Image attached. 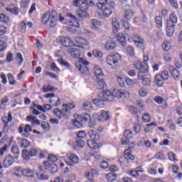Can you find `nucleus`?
I'll list each match as a JSON object with an SVG mask.
<instances>
[{"label":"nucleus","instance_id":"nucleus-1","mask_svg":"<svg viewBox=\"0 0 182 182\" xmlns=\"http://www.w3.org/2000/svg\"><path fill=\"white\" fill-rule=\"evenodd\" d=\"M74 6H79L77 10V15L79 18H87V9L90 6H95V3L92 0H75L73 2Z\"/></svg>","mask_w":182,"mask_h":182},{"label":"nucleus","instance_id":"nucleus-2","mask_svg":"<svg viewBox=\"0 0 182 182\" xmlns=\"http://www.w3.org/2000/svg\"><path fill=\"white\" fill-rule=\"evenodd\" d=\"M56 15V11L54 10L51 11H47L43 15V18L41 19L42 23H44V25L49 23L50 28H54V26H56V23L58 22Z\"/></svg>","mask_w":182,"mask_h":182},{"label":"nucleus","instance_id":"nucleus-3","mask_svg":"<svg viewBox=\"0 0 182 182\" xmlns=\"http://www.w3.org/2000/svg\"><path fill=\"white\" fill-rule=\"evenodd\" d=\"M109 0H99V2L96 4V7L97 9H100V11H102V15L105 18H109L112 12V9L106 6Z\"/></svg>","mask_w":182,"mask_h":182},{"label":"nucleus","instance_id":"nucleus-4","mask_svg":"<svg viewBox=\"0 0 182 182\" xmlns=\"http://www.w3.org/2000/svg\"><path fill=\"white\" fill-rule=\"evenodd\" d=\"M89 61L84 58H79L78 61L76 63V68L82 75H89V69H87Z\"/></svg>","mask_w":182,"mask_h":182},{"label":"nucleus","instance_id":"nucleus-5","mask_svg":"<svg viewBox=\"0 0 182 182\" xmlns=\"http://www.w3.org/2000/svg\"><path fill=\"white\" fill-rule=\"evenodd\" d=\"M119 62H122V55L119 53L109 55L107 57V65L111 68H116L119 65Z\"/></svg>","mask_w":182,"mask_h":182},{"label":"nucleus","instance_id":"nucleus-6","mask_svg":"<svg viewBox=\"0 0 182 182\" xmlns=\"http://www.w3.org/2000/svg\"><path fill=\"white\" fill-rule=\"evenodd\" d=\"M114 97L122 100H127L130 97V92L126 90H114Z\"/></svg>","mask_w":182,"mask_h":182},{"label":"nucleus","instance_id":"nucleus-7","mask_svg":"<svg viewBox=\"0 0 182 182\" xmlns=\"http://www.w3.org/2000/svg\"><path fill=\"white\" fill-rule=\"evenodd\" d=\"M75 43H76L75 46L80 49H85L86 46H89V41L83 37H75Z\"/></svg>","mask_w":182,"mask_h":182},{"label":"nucleus","instance_id":"nucleus-8","mask_svg":"<svg viewBox=\"0 0 182 182\" xmlns=\"http://www.w3.org/2000/svg\"><path fill=\"white\" fill-rule=\"evenodd\" d=\"M99 96L101 99L104 100V102H112V100L116 97L114 96V90H113L112 92L109 90L103 91L100 93Z\"/></svg>","mask_w":182,"mask_h":182},{"label":"nucleus","instance_id":"nucleus-9","mask_svg":"<svg viewBox=\"0 0 182 182\" xmlns=\"http://www.w3.org/2000/svg\"><path fill=\"white\" fill-rule=\"evenodd\" d=\"M67 25L73 26V28H79L77 18L73 14H68L67 16Z\"/></svg>","mask_w":182,"mask_h":182},{"label":"nucleus","instance_id":"nucleus-10","mask_svg":"<svg viewBox=\"0 0 182 182\" xmlns=\"http://www.w3.org/2000/svg\"><path fill=\"white\" fill-rule=\"evenodd\" d=\"M38 154V149H31L30 151L23 150L22 152V157L24 160H29V157H35Z\"/></svg>","mask_w":182,"mask_h":182},{"label":"nucleus","instance_id":"nucleus-11","mask_svg":"<svg viewBox=\"0 0 182 182\" xmlns=\"http://www.w3.org/2000/svg\"><path fill=\"white\" fill-rule=\"evenodd\" d=\"M14 161L15 160L14 159L12 156H8L4 159L3 161V166L4 167V168H9V167H11V166L14 164Z\"/></svg>","mask_w":182,"mask_h":182},{"label":"nucleus","instance_id":"nucleus-12","mask_svg":"<svg viewBox=\"0 0 182 182\" xmlns=\"http://www.w3.org/2000/svg\"><path fill=\"white\" fill-rule=\"evenodd\" d=\"M33 107H36V109H38V110H40V112H48L52 109L50 107V105L46 104L43 107L42 105H37L36 103L33 102Z\"/></svg>","mask_w":182,"mask_h":182},{"label":"nucleus","instance_id":"nucleus-13","mask_svg":"<svg viewBox=\"0 0 182 182\" xmlns=\"http://www.w3.org/2000/svg\"><path fill=\"white\" fill-rule=\"evenodd\" d=\"M175 25L173 23H171L170 22H168L166 24V35L168 36V38H171L173 35H174V32L176 30L174 29Z\"/></svg>","mask_w":182,"mask_h":182},{"label":"nucleus","instance_id":"nucleus-14","mask_svg":"<svg viewBox=\"0 0 182 182\" xmlns=\"http://www.w3.org/2000/svg\"><path fill=\"white\" fill-rule=\"evenodd\" d=\"M70 161H65L68 166H73V164H77L79 163V157L72 154L68 156Z\"/></svg>","mask_w":182,"mask_h":182},{"label":"nucleus","instance_id":"nucleus-15","mask_svg":"<svg viewBox=\"0 0 182 182\" xmlns=\"http://www.w3.org/2000/svg\"><path fill=\"white\" fill-rule=\"evenodd\" d=\"M68 50L73 58H79V56H80V50L76 46L68 48Z\"/></svg>","mask_w":182,"mask_h":182},{"label":"nucleus","instance_id":"nucleus-16","mask_svg":"<svg viewBox=\"0 0 182 182\" xmlns=\"http://www.w3.org/2000/svg\"><path fill=\"white\" fill-rule=\"evenodd\" d=\"M45 168L49 170L50 173H56L58 171V166L53 163L46 162L45 164Z\"/></svg>","mask_w":182,"mask_h":182},{"label":"nucleus","instance_id":"nucleus-17","mask_svg":"<svg viewBox=\"0 0 182 182\" xmlns=\"http://www.w3.org/2000/svg\"><path fill=\"white\" fill-rule=\"evenodd\" d=\"M124 134L125 139H127L126 140L122 139V144H123L124 146H126V145L129 144V143H130L129 139H132V137H133V136L132 134V132L129 130H126L124 132Z\"/></svg>","mask_w":182,"mask_h":182},{"label":"nucleus","instance_id":"nucleus-18","mask_svg":"<svg viewBox=\"0 0 182 182\" xmlns=\"http://www.w3.org/2000/svg\"><path fill=\"white\" fill-rule=\"evenodd\" d=\"M94 75H95L96 79H102L103 77V76H105L103 71L97 65L94 66Z\"/></svg>","mask_w":182,"mask_h":182},{"label":"nucleus","instance_id":"nucleus-19","mask_svg":"<svg viewBox=\"0 0 182 182\" xmlns=\"http://www.w3.org/2000/svg\"><path fill=\"white\" fill-rule=\"evenodd\" d=\"M112 31L114 33H117L120 29V23H119V20L116 18H113L112 21Z\"/></svg>","mask_w":182,"mask_h":182},{"label":"nucleus","instance_id":"nucleus-20","mask_svg":"<svg viewBox=\"0 0 182 182\" xmlns=\"http://www.w3.org/2000/svg\"><path fill=\"white\" fill-rule=\"evenodd\" d=\"M60 42L63 46L69 48V46H73V41L70 38L67 37H63L60 38Z\"/></svg>","mask_w":182,"mask_h":182},{"label":"nucleus","instance_id":"nucleus-21","mask_svg":"<svg viewBox=\"0 0 182 182\" xmlns=\"http://www.w3.org/2000/svg\"><path fill=\"white\" fill-rule=\"evenodd\" d=\"M126 77H125L123 74H119L117 75V81L121 87H124L126 85Z\"/></svg>","mask_w":182,"mask_h":182},{"label":"nucleus","instance_id":"nucleus-22","mask_svg":"<svg viewBox=\"0 0 182 182\" xmlns=\"http://www.w3.org/2000/svg\"><path fill=\"white\" fill-rule=\"evenodd\" d=\"M110 119V115L107 111H102L100 114L99 122H107Z\"/></svg>","mask_w":182,"mask_h":182},{"label":"nucleus","instance_id":"nucleus-23","mask_svg":"<svg viewBox=\"0 0 182 182\" xmlns=\"http://www.w3.org/2000/svg\"><path fill=\"white\" fill-rule=\"evenodd\" d=\"M117 41L121 43V45L124 46L126 43V39H127V34L126 33H119L116 36Z\"/></svg>","mask_w":182,"mask_h":182},{"label":"nucleus","instance_id":"nucleus-24","mask_svg":"<svg viewBox=\"0 0 182 182\" xmlns=\"http://www.w3.org/2000/svg\"><path fill=\"white\" fill-rule=\"evenodd\" d=\"M116 46V42L113 40H108L105 43V49H107V50H113Z\"/></svg>","mask_w":182,"mask_h":182},{"label":"nucleus","instance_id":"nucleus-25","mask_svg":"<svg viewBox=\"0 0 182 182\" xmlns=\"http://www.w3.org/2000/svg\"><path fill=\"white\" fill-rule=\"evenodd\" d=\"M14 118H12V114L11 112H9L8 114V117H4L2 118V122L4 124V130H5V129H6V127H8V123L12 122Z\"/></svg>","mask_w":182,"mask_h":182},{"label":"nucleus","instance_id":"nucleus-26","mask_svg":"<svg viewBox=\"0 0 182 182\" xmlns=\"http://www.w3.org/2000/svg\"><path fill=\"white\" fill-rule=\"evenodd\" d=\"M88 135L95 141H99V139H100V136H99V134L96 131L90 130L88 132Z\"/></svg>","mask_w":182,"mask_h":182},{"label":"nucleus","instance_id":"nucleus-27","mask_svg":"<svg viewBox=\"0 0 182 182\" xmlns=\"http://www.w3.org/2000/svg\"><path fill=\"white\" fill-rule=\"evenodd\" d=\"M6 11H7V12H9L10 14H12L13 15H15L16 16H18L19 14V8L15 6H13L11 7H7L6 9Z\"/></svg>","mask_w":182,"mask_h":182},{"label":"nucleus","instance_id":"nucleus-28","mask_svg":"<svg viewBox=\"0 0 182 182\" xmlns=\"http://www.w3.org/2000/svg\"><path fill=\"white\" fill-rule=\"evenodd\" d=\"M169 72L172 75L173 79L175 80H178L180 75L178 74V71L174 68L173 66H169Z\"/></svg>","mask_w":182,"mask_h":182},{"label":"nucleus","instance_id":"nucleus-29","mask_svg":"<svg viewBox=\"0 0 182 182\" xmlns=\"http://www.w3.org/2000/svg\"><path fill=\"white\" fill-rule=\"evenodd\" d=\"M163 80L161 78V76H160V74H157L156 75H155L154 77V83L156 85V86H158L159 87H161V86H163L164 85V82Z\"/></svg>","mask_w":182,"mask_h":182},{"label":"nucleus","instance_id":"nucleus-30","mask_svg":"<svg viewBox=\"0 0 182 182\" xmlns=\"http://www.w3.org/2000/svg\"><path fill=\"white\" fill-rule=\"evenodd\" d=\"M132 38L137 47H139V45H143V43H144V40L137 35H134Z\"/></svg>","mask_w":182,"mask_h":182},{"label":"nucleus","instance_id":"nucleus-31","mask_svg":"<svg viewBox=\"0 0 182 182\" xmlns=\"http://www.w3.org/2000/svg\"><path fill=\"white\" fill-rule=\"evenodd\" d=\"M147 72H149V68H144L143 70H141L137 75L138 80H143Z\"/></svg>","mask_w":182,"mask_h":182},{"label":"nucleus","instance_id":"nucleus-32","mask_svg":"<svg viewBox=\"0 0 182 182\" xmlns=\"http://www.w3.org/2000/svg\"><path fill=\"white\" fill-rule=\"evenodd\" d=\"M139 173H144V171L142 169H140L139 168H136L135 171H130L128 172V174L129 176H132V177H139Z\"/></svg>","mask_w":182,"mask_h":182},{"label":"nucleus","instance_id":"nucleus-33","mask_svg":"<svg viewBox=\"0 0 182 182\" xmlns=\"http://www.w3.org/2000/svg\"><path fill=\"white\" fill-rule=\"evenodd\" d=\"M96 174H97V171L94 168H91L89 171L85 172V177L92 178V177H94V176H96Z\"/></svg>","mask_w":182,"mask_h":182},{"label":"nucleus","instance_id":"nucleus-34","mask_svg":"<svg viewBox=\"0 0 182 182\" xmlns=\"http://www.w3.org/2000/svg\"><path fill=\"white\" fill-rule=\"evenodd\" d=\"M92 103L94 105H95L96 106H98V107H102V106H103V105H105V101H104L103 98H102V97L95 98V99L92 100Z\"/></svg>","mask_w":182,"mask_h":182},{"label":"nucleus","instance_id":"nucleus-35","mask_svg":"<svg viewBox=\"0 0 182 182\" xmlns=\"http://www.w3.org/2000/svg\"><path fill=\"white\" fill-rule=\"evenodd\" d=\"M50 103L51 106H59L60 105V100L58 97H53V98L50 99Z\"/></svg>","mask_w":182,"mask_h":182},{"label":"nucleus","instance_id":"nucleus-36","mask_svg":"<svg viewBox=\"0 0 182 182\" xmlns=\"http://www.w3.org/2000/svg\"><path fill=\"white\" fill-rule=\"evenodd\" d=\"M138 95L140 97H146L149 95V92H147V89L142 87L138 89Z\"/></svg>","mask_w":182,"mask_h":182},{"label":"nucleus","instance_id":"nucleus-37","mask_svg":"<svg viewBox=\"0 0 182 182\" xmlns=\"http://www.w3.org/2000/svg\"><path fill=\"white\" fill-rule=\"evenodd\" d=\"M87 144L90 149H92L93 150H96V149H99V145L95 141L87 140Z\"/></svg>","mask_w":182,"mask_h":182},{"label":"nucleus","instance_id":"nucleus-38","mask_svg":"<svg viewBox=\"0 0 182 182\" xmlns=\"http://www.w3.org/2000/svg\"><path fill=\"white\" fill-rule=\"evenodd\" d=\"M23 176L26 177H35V172L29 168L23 170Z\"/></svg>","mask_w":182,"mask_h":182},{"label":"nucleus","instance_id":"nucleus-39","mask_svg":"<svg viewBox=\"0 0 182 182\" xmlns=\"http://www.w3.org/2000/svg\"><path fill=\"white\" fill-rule=\"evenodd\" d=\"M106 178H107V181L113 182V181H116V179L117 178V175L114 173H107L106 175Z\"/></svg>","mask_w":182,"mask_h":182},{"label":"nucleus","instance_id":"nucleus-40","mask_svg":"<svg viewBox=\"0 0 182 182\" xmlns=\"http://www.w3.org/2000/svg\"><path fill=\"white\" fill-rule=\"evenodd\" d=\"M27 120L28 122H31V124H41V122H39V120L36 119V117L35 116H28Z\"/></svg>","mask_w":182,"mask_h":182},{"label":"nucleus","instance_id":"nucleus-41","mask_svg":"<svg viewBox=\"0 0 182 182\" xmlns=\"http://www.w3.org/2000/svg\"><path fill=\"white\" fill-rule=\"evenodd\" d=\"M83 107L85 110H87V112H92L93 110V105H92V102H85L83 103Z\"/></svg>","mask_w":182,"mask_h":182},{"label":"nucleus","instance_id":"nucleus-42","mask_svg":"<svg viewBox=\"0 0 182 182\" xmlns=\"http://www.w3.org/2000/svg\"><path fill=\"white\" fill-rule=\"evenodd\" d=\"M162 48L164 50H165V52L170 50V49H171V43L167 41H164L162 43Z\"/></svg>","mask_w":182,"mask_h":182},{"label":"nucleus","instance_id":"nucleus-43","mask_svg":"<svg viewBox=\"0 0 182 182\" xmlns=\"http://www.w3.org/2000/svg\"><path fill=\"white\" fill-rule=\"evenodd\" d=\"M91 24L95 29H100V28H102V23H100V21H99L98 20H92Z\"/></svg>","mask_w":182,"mask_h":182},{"label":"nucleus","instance_id":"nucleus-44","mask_svg":"<svg viewBox=\"0 0 182 182\" xmlns=\"http://www.w3.org/2000/svg\"><path fill=\"white\" fill-rule=\"evenodd\" d=\"M11 153H13L15 159H19V148L16 146L11 147Z\"/></svg>","mask_w":182,"mask_h":182},{"label":"nucleus","instance_id":"nucleus-45","mask_svg":"<svg viewBox=\"0 0 182 182\" xmlns=\"http://www.w3.org/2000/svg\"><path fill=\"white\" fill-rule=\"evenodd\" d=\"M124 154L127 159H129V160H134V156L132 154V151L130 149H126L124 152Z\"/></svg>","mask_w":182,"mask_h":182},{"label":"nucleus","instance_id":"nucleus-46","mask_svg":"<svg viewBox=\"0 0 182 182\" xmlns=\"http://www.w3.org/2000/svg\"><path fill=\"white\" fill-rule=\"evenodd\" d=\"M97 87H99V89H105V87L106 86V85L105 83V80H103V77L97 78Z\"/></svg>","mask_w":182,"mask_h":182},{"label":"nucleus","instance_id":"nucleus-47","mask_svg":"<svg viewBox=\"0 0 182 182\" xmlns=\"http://www.w3.org/2000/svg\"><path fill=\"white\" fill-rule=\"evenodd\" d=\"M125 82L128 86H134V85H137L139 82H137V80H132L129 77H126Z\"/></svg>","mask_w":182,"mask_h":182},{"label":"nucleus","instance_id":"nucleus-48","mask_svg":"<svg viewBox=\"0 0 182 182\" xmlns=\"http://www.w3.org/2000/svg\"><path fill=\"white\" fill-rule=\"evenodd\" d=\"M43 93H48V92H53V87L50 85H44L42 89Z\"/></svg>","mask_w":182,"mask_h":182},{"label":"nucleus","instance_id":"nucleus-49","mask_svg":"<svg viewBox=\"0 0 182 182\" xmlns=\"http://www.w3.org/2000/svg\"><path fill=\"white\" fill-rule=\"evenodd\" d=\"M133 18V12L131 10H127L124 13V19L130 21Z\"/></svg>","mask_w":182,"mask_h":182},{"label":"nucleus","instance_id":"nucleus-50","mask_svg":"<svg viewBox=\"0 0 182 182\" xmlns=\"http://www.w3.org/2000/svg\"><path fill=\"white\" fill-rule=\"evenodd\" d=\"M134 67L135 69H137V70H143V69H146V68L143 66V64L140 61H136L134 63Z\"/></svg>","mask_w":182,"mask_h":182},{"label":"nucleus","instance_id":"nucleus-51","mask_svg":"<svg viewBox=\"0 0 182 182\" xmlns=\"http://www.w3.org/2000/svg\"><path fill=\"white\" fill-rule=\"evenodd\" d=\"M154 159H155L156 160H166V156L163 152H158L154 156Z\"/></svg>","mask_w":182,"mask_h":182},{"label":"nucleus","instance_id":"nucleus-52","mask_svg":"<svg viewBox=\"0 0 182 182\" xmlns=\"http://www.w3.org/2000/svg\"><path fill=\"white\" fill-rule=\"evenodd\" d=\"M14 176L16 177H22V176H23V169H22V168H16L14 170Z\"/></svg>","mask_w":182,"mask_h":182},{"label":"nucleus","instance_id":"nucleus-53","mask_svg":"<svg viewBox=\"0 0 182 182\" xmlns=\"http://www.w3.org/2000/svg\"><path fill=\"white\" fill-rule=\"evenodd\" d=\"M155 22H156L157 28H162L163 19L161 18V16H156L155 18Z\"/></svg>","mask_w":182,"mask_h":182},{"label":"nucleus","instance_id":"nucleus-54","mask_svg":"<svg viewBox=\"0 0 182 182\" xmlns=\"http://www.w3.org/2000/svg\"><path fill=\"white\" fill-rule=\"evenodd\" d=\"M178 21V18H177V16L176 14H171L169 16V21L168 22H171V23H173L174 25V23H177Z\"/></svg>","mask_w":182,"mask_h":182},{"label":"nucleus","instance_id":"nucleus-55","mask_svg":"<svg viewBox=\"0 0 182 182\" xmlns=\"http://www.w3.org/2000/svg\"><path fill=\"white\" fill-rule=\"evenodd\" d=\"M159 75L161 76V78L163 79V80H168V77H170L168 75V71L167 70L162 71Z\"/></svg>","mask_w":182,"mask_h":182},{"label":"nucleus","instance_id":"nucleus-56","mask_svg":"<svg viewBox=\"0 0 182 182\" xmlns=\"http://www.w3.org/2000/svg\"><path fill=\"white\" fill-rule=\"evenodd\" d=\"M0 22L2 23H8V22H9V17L3 14H0Z\"/></svg>","mask_w":182,"mask_h":182},{"label":"nucleus","instance_id":"nucleus-57","mask_svg":"<svg viewBox=\"0 0 182 182\" xmlns=\"http://www.w3.org/2000/svg\"><path fill=\"white\" fill-rule=\"evenodd\" d=\"M31 142H29L27 139H21V147L22 149H26V147H29Z\"/></svg>","mask_w":182,"mask_h":182},{"label":"nucleus","instance_id":"nucleus-58","mask_svg":"<svg viewBox=\"0 0 182 182\" xmlns=\"http://www.w3.org/2000/svg\"><path fill=\"white\" fill-rule=\"evenodd\" d=\"M168 159L171 161H173V162L177 161V158H176V154H174L173 152H169L168 154Z\"/></svg>","mask_w":182,"mask_h":182},{"label":"nucleus","instance_id":"nucleus-59","mask_svg":"<svg viewBox=\"0 0 182 182\" xmlns=\"http://www.w3.org/2000/svg\"><path fill=\"white\" fill-rule=\"evenodd\" d=\"M142 120L145 123H149V122H150V120H151V117H150V114H149L147 112L144 114L143 116H142Z\"/></svg>","mask_w":182,"mask_h":182},{"label":"nucleus","instance_id":"nucleus-60","mask_svg":"<svg viewBox=\"0 0 182 182\" xmlns=\"http://www.w3.org/2000/svg\"><path fill=\"white\" fill-rule=\"evenodd\" d=\"M151 83V80L150 79L146 77L142 79V85L146 86V87H150V85Z\"/></svg>","mask_w":182,"mask_h":182},{"label":"nucleus","instance_id":"nucleus-61","mask_svg":"<svg viewBox=\"0 0 182 182\" xmlns=\"http://www.w3.org/2000/svg\"><path fill=\"white\" fill-rule=\"evenodd\" d=\"M54 114L56 116V117H58V119H62V117H63V115L62 114V110L59 109H55L54 110Z\"/></svg>","mask_w":182,"mask_h":182},{"label":"nucleus","instance_id":"nucleus-62","mask_svg":"<svg viewBox=\"0 0 182 182\" xmlns=\"http://www.w3.org/2000/svg\"><path fill=\"white\" fill-rule=\"evenodd\" d=\"M119 161L120 163V164L122 166H126V164H127V163H129V161L127 160V157H124V156H122L119 158Z\"/></svg>","mask_w":182,"mask_h":182},{"label":"nucleus","instance_id":"nucleus-63","mask_svg":"<svg viewBox=\"0 0 182 182\" xmlns=\"http://www.w3.org/2000/svg\"><path fill=\"white\" fill-rule=\"evenodd\" d=\"M92 53L95 58H102L103 56V53L98 50H93Z\"/></svg>","mask_w":182,"mask_h":182},{"label":"nucleus","instance_id":"nucleus-64","mask_svg":"<svg viewBox=\"0 0 182 182\" xmlns=\"http://www.w3.org/2000/svg\"><path fill=\"white\" fill-rule=\"evenodd\" d=\"M127 52L129 56H134V48L132 46H128L127 48Z\"/></svg>","mask_w":182,"mask_h":182}]
</instances>
